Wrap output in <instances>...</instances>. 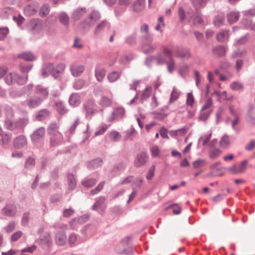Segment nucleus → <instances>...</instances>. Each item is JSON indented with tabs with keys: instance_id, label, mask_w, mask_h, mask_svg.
Masks as SVG:
<instances>
[{
	"instance_id": "obj_1",
	"label": "nucleus",
	"mask_w": 255,
	"mask_h": 255,
	"mask_svg": "<svg viewBox=\"0 0 255 255\" xmlns=\"http://www.w3.org/2000/svg\"><path fill=\"white\" fill-rule=\"evenodd\" d=\"M49 136V147L52 148L61 145L64 142L63 134L59 131V126L55 122L50 123L47 129Z\"/></svg>"
},
{
	"instance_id": "obj_2",
	"label": "nucleus",
	"mask_w": 255,
	"mask_h": 255,
	"mask_svg": "<svg viewBox=\"0 0 255 255\" xmlns=\"http://www.w3.org/2000/svg\"><path fill=\"white\" fill-rule=\"evenodd\" d=\"M100 17V12L97 10H93L86 17L85 20L81 23L80 27L83 29L88 30Z\"/></svg>"
},
{
	"instance_id": "obj_3",
	"label": "nucleus",
	"mask_w": 255,
	"mask_h": 255,
	"mask_svg": "<svg viewBox=\"0 0 255 255\" xmlns=\"http://www.w3.org/2000/svg\"><path fill=\"white\" fill-rule=\"evenodd\" d=\"M28 79L27 75L25 77L19 76L15 72H11L7 74L4 78L5 82L8 85H11L14 83L18 85H22L25 84Z\"/></svg>"
},
{
	"instance_id": "obj_4",
	"label": "nucleus",
	"mask_w": 255,
	"mask_h": 255,
	"mask_svg": "<svg viewBox=\"0 0 255 255\" xmlns=\"http://www.w3.org/2000/svg\"><path fill=\"white\" fill-rule=\"evenodd\" d=\"M5 115L7 118L12 117L14 115L13 111L10 107L7 106L5 108ZM5 125L7 129L13 130L18 129V125L16 121L7 118L5 122Z\"/></svg>"
},
{
	"instance_id": "obj_5",
	"label": "nucleus",
	"mask_w": 255,
	"mask_h": 255,
	"mask_svg": "<svg viewBox=\"0 0 255 255\" xmlns=\"http://www.w3.org/2000/svg\"><path fill=\"white\" fill-rule=\"evenodd\" d=\"M96 104L94 101L89 100L83 105L84 112L86 114V118L90 120L92 116L96 113Z\"/></svg>"
},
{
	"instance_id": "obj_6",
	"label": "nucleus",
	"mask_w": 255,
	"mask_h": 255,
	"mask_svg": "<svg viewBox=\"0 0 255 255\" xmlns=\"http://www.w3.org/2000/svg\"><path fill=\"white\" fill-rule=\"evenodd\" d=\"M157 62L158 64H163L166 63L167 65V70L170 73H172L176 67L175 61L174 59H168L167 61L160 54L156 57Z\"/></svg>"
},
{
	"instance_id": "obj_7",
	"label": "nucleus",
	"mask_w": 255,
	"mask_h": 255,
	"mask_svg": "<svg viewBox=\"0 0 255 255\" xmlns=\"http://www.w3.org/2000/svg\"><path fill=\"white\" fill-rule=\"evenodd\" d=\"M42 103L41 99L39 98L38 96H36L35 95L34 96L27 98L24 102V104L30 109L38 107Z\"/></svg>"
},
{
	"instance_id": "obj_8",
	"label": "nucleus",
	"mask_w": 255,
	"mask_h": 255,
	"mask_svg": "<svg viewBox=\"0 0 255 255\" xmlns=\"http://www.w3.org/2000/svg\"><path fill=\"white\" fill-rule=\"evenodd\" d=\"M148 157L145 152H141L137 154L134 160V166L139 167L145 164L147 161Z\"/></svg>"
},
{
	"instance_id": "obj_9",
	"label": "nucleus",
	"mask_w": 255,
	"mask_h": 255,
	"mask_svg": "<svg viewBox=\"0 0 255 255\" xmlns=\"http://www.w3.org/2000/svg\"><path fill=\"white\" fill-rule=\"evenodd\" d=\"M45 133L44 128L40 127L36 129L30 136L32 143L36 144L39 140L44 137Z\"/></svg>"
},
{
	"instance_id": "obj_10",
	"label": "nucleus",
	"mask_w": 255,
	"mask_h": 255,
	"mask_svg": "<svg viewBox=\"0 0 255 255\" xmlns=\"http://www.w3.org/2000/svg\"><path fill=\"white\" fill-rule=\"evenodd\" d=\"M17 213V208L14 204H6L2 209L1 214L8 217H13Z\"/></svg>"
},
{
	"instance_id": "obj_11",
	"label": "nucleus",
	"mask_w": 255,
	"mask_h": 255,
	"mask_svg": "<svg viewBox=\"0 0 255 255\" xmlns=\"http://www.w3.org/2000/svg\"><path fill=\"white\" fill-rule=\"evenodd\" d=\"M27 144V139L24 135H19L13 140V145L17 149L22 148L25 147Z\"/></svg>"
},
{
	"instance_id": "obj_12",
	"label": "nucleus",
	"mask_w": 255,
	"mask_h": 255,
	"mask_svg": "<svg viewBox=\"0 0 255 255\" xmlns=\"http://www.w3.org/2000/svg\"><path fill=\"white\" fill-rule=\"evenodd\" d=\"M110 23L106 20H104L98 24L94 30V34L96 36L103 32L106 29H109Z\"/></svg>"
},
{
	"instance_id": "obj_13",
	"label": "nucleus",
	"mask_w": 255,
	"mask_h": 255,
	"mask_svg": "<svg viewBox=\"0 0 255 255\" xmlns=\"http://www.w3.org/2000/svg\"><path fill=\"white\" fill-rule=\"evenodd\" d=\"M84 66L77 63H74L71 65L70 70L72 75L78 77L81 75L84 70Z\"/></svg>"
},
{
	"instance_id": "obj_14",
	"label": "nucleus",
	"mask_w": 255,
	"mask_h": 255,
	"mask_svg": "<svg viewBox=\"0 0 255 255\" xmlns=\"http://www.w3.org/2000/svg\"><path fill=\"white\" fill-rule=\"evenodd\" d=\"M54 65L52 63H48L43 65L41 69V75L43 77H47L49 75H52V73L54 71Z\"/></svg>"
},
{
	"instance_id": "obj_15",
	"label": "nucleus",
	"mask_w": 255,
	"mask_h": 255,
	"mask_svg": "<svg viewBox=\"0 0 255 255\" xmlns=\"http://www.w3.org/2000/svg\"><path fill=\"white\" fill-rule=\"evenodd\" d=\"M152 39H148V42L145 43L142 46V51L145 54L151 53L153 52L157 48V44L151 43Z\"/></svg>"
},
{
	"instance_id": "obj_16",
	"label": "nucleus",
	"mask_w": 255,
	"mask_h": 255,
	"mask_svg": "<svg viewBox=\"0 0 255 255\" xmlns=\"http://www.w3.org/2000/svg\"><path fill=\"white\" fill-rule=\"evenodd\" d=\"M28 26L31 31L38 32L42 28V23L39 19H32L29 22Z\"/></svg>"
},
{
	"instance_id": "obj_17",
	"label": "nucleus",
	"mask_w": 255,
	"mask_h": 255,
	"mask_svg": "<svg viewBox=\"0 0 255 255\" xmlns=\"http://www.w3.org/2000/svg\"><path fill=\"white\" fill-rule=\"evenodd\" d=\"M106 75V70L100 65H97L95 67V76L98 82H101Z\"/></svg>"
},
{
	"instance_id": "obj_18",
	"label": "nucleus",
	"mask_w": 255,
	"mask_h": 255,
	"mask_svg": "<svg viewBox=\"0 0 255 255\" xmlns=\"http://www.w3.org/2000/svg\"><path fill=\"white\" fill-rule=\"evenodd\" d=\"M35 90V95L38 96V98L41 99L42 102L47 98L49 93L47 89L37 86Z\"/></svg>"
},
{
	"instance_id": "obj_19",
	"label": "nucleus",
	"mask_w": 255,
	"mask_h": 255,
	"mask_svg": "<svg viewBox=\"0 0 255 255\" xmlns=\"http://www.w3.org/2000/svg\"><path fill=\"white\" fill-rule=\"evenodd\" d=\"M145 0H136L131 5L132 10L135 12H139L145 7Z\"/></svg>"
},
{
	"instance_id": "obj_20",
	"label": "nucleus",
	"mask_w": 255,
	"mask_h": 255,
	"mask_svg": "<svg viewBox=\"0 0 255 255\" xmlns=\"http://www.w3.org/2000/svg\"><path fill=\"white\" fill-rule=\"evenodd\" d=\"M67 237L65 232H58L55 235L56 243L59 246H63L66 243Z\"/></svg>"
},
{
	"instance_id": "obj_21",
	"label": "nucleus",
	"mask_w": 255,
	"mask_h": 255,
	"mask_svg": "<svg viewBox=\"0 0 255 255\" xmlns=\"http://www.w3.org/2000/svg\"><path fill=\"white\" fill-rule=\"evenodd\" d=\"M86 12L85 7L77 8L72 13V18L75 20H79Z\"/></svg>"
},
{
	"instance_id": "obj_22",
	"label": "nucleus",
	"mask_w": 255,
	"mask_h": 255,
	"mask_svg": "<svg viewBox=\"0 0 255 255\" xmlns=\"http://www.w3.org/2000/svg\"><path fill=\"white\" fill-rule=\"evenodd\" d=\"M65 67V65L62 63L58 64L56 67L54 66V71L52 73V76L54 79H57L63 72Z\"/></svg>"
},
{
	"instance_id": "obj_23",
	"label": "nucleus",
	"mask_w": 255,
	"mask_h": 255,
	"mask_svg": "<svg viewBox=\"0 0 255 255\" xmlns=\"http://www.w3.org/2000/svg\"><path fill=\"white\" fill-rule=\"evenodd\" d=\"M214 55L218 57H223L226 54V49L225 46L219 45L214 47L212 49Z\"/></svg>"
},
{
	"instance_id": "obj_24",
	"label": "nucleus",
	"mask_w": 255,
	"mask_h": 255,
	"mask_svg": "<svg viewBox=\"0 0 255 255\" xmlns=\"http://www.w3.org/2000/svg\"><path fill=\"white\" fill-rule=\"evenodd\" d=\"M240 13L237 11H231L227 14V19L228 22L233 24L236 22L239 19Z\"/></svg>"
},
{
	"instance_id": "obj_25",
	"label": "nucleus",
	"mask_w": 255,
	"mask_h": 255,
	"mask_svg": "<svg viewBox=\"0 0 255 255\" xmlns=\"http://www.w3.org/2000/svg\"><path fill=\"white\" fill-rule=\"evenodd\" d=\"M246 120L247 122L255 124V108L251 107L248 112L246 117Z\"/></svg>"
},
{
	"instance_id": "obj_26",
	"label": "nucleus",
	"mask_w": 255,
	"mask_h": 255,
	"mask_svg": "<svg viewBox=\"0 0 255 255\" xmlns=\"http://www.w3.org/2000/svg\"><path fill=\"white\" fill-rule=\"evenodd\" d=\"M125 114V110L124 108L119 107L115 109L112 114V117L111 120H115L116 119L122 118Z\"/></svg>"
},
{
	"instance_id": "obj_27",
	"label": "nucleus",
	"mask_w": 255,
	"mask_h": 255,
	"mask_svg": "<svg viewBox=\"0 0 255 255\" xmlns=\"http://www.w3.org/2000/svg\"><path fill=\"white\" fill-rule=\"evenodd\" d=\"M229 30H225L219 32L216 35V39L220 42H224L228 40Z\"/></svg>"
},
{
	"instance_id": "obj_28",
	"label": "nucleus",
	"mask_w": 255,
	"mask_h": 255,
	"mask_svg": "<svg viewBox=\"0 0 255 255\" xmlns=\"http://www.w3.org/2000/svg\"><path fill=\"white\" fill-rule=\"evenodd\" d=\"M50 115V112L47 109H43L39 111L36 116V119L38 121H42L46 119Z\"/></svg>"
},
{
	"instance_id": "obj_29",
	"label": "nucleus",
	"mask_w": 255,
	"mask_h": 255,
	"mask_svg": "<svg viewBox=\"0 0 255 255\" xmlns=\"http://www.w3.org/2000/svg\"><path fill=\"white\" fill-rule=\"evenodd\" d=\"M107 136L109 137L111 141L112 142H116L119 141L121 138V134L117 131L113 130L109 132Z\"/></svg>"
},
{
	"instance_id": "obj_30",
	"label": "nucleus",
	"mask_w": 255,
	"mask_h": 255,
	"mask_svg": "<svg viewBox=\"0 0 255 255\" xmlns=\"http://www.w3.org/2000/svg\"><path fill=\"white\" fill-rule=\"evenodd\" d=\"M207 163L205 159L197 158L192 162V166L194 169H199L204 166Z\"/></svg>"
},
{
	"instance_id": "obj_31",
	"label": "nucleus",
	"mask_w": 255,
	"mask_h": 255,
	"mask_svg": "<svg viewBox=\"0 0 255 255\" xmlns=\"http://www.w3.org/2000/svg\"><path fill=\"white\" fill-rule=\"evenodd\" d=\"M55 106L56 110L60 115H63L67 112V110L65 108L63 103L61 101H56L55 102Z\"/></svg>"
},
{
	"instance_id": "obj_32",
	"label": "nucleus",
	"mask_w": 255,
	"mask_h": 255,
	"mask_svg": "<svg viewBox=\"0 0 255 255\" xmlns=\"http://www.w3.org/2000/svg\"><path fill=\"white\" fill-rule=\"evenodd\" d=\"M69 189L74 190L76 186L77 182L76 179L73 174L69 173L67 175Z\"/></svg>"
},
{
	"instance_id": "obj_33",
	"label": "nucleus",
	"mask_w": 255,
	"mask_h": 255,
	"mask_svg": "<svg viewBox=\"0 0 255 255\" xmlns=\"http://www.w3.org/2000/svg\"><path fill=\"white\" fill-rule=\"evenodd\" d=\"M224 14L222 13H219L215 17L214 19V24L216 26H221L224 24Z\"/></svg>"
},
{
	"instance_id": "obj_34",
	"label": "nucleus",
	"mask_w": 255,
	"mask_h": 255,
	"mask_svg": "<svg viewBox=\"0 0 255 255\" xmlns=\"http://www.w3.org/2000/svg\"><path fill=\"white\" fill-rule=\"evenodd\" d=\"M58 19L62 24L66 26H68L69 17L65 12H61L58 16Z\"/></svg>"
},
{
	"instance_id": "obj_35",
	"label": "nucleus",
	"mask_w": 255,
	"mask_h": 255,
	"mask_svg": "<svg viewBox=\"0 0 255 255\" xmlns=\"http://www.w3.org/2000/svg\"><path fill=\"white\" fill-rule=\"evenodd\" d=\"M176 56L182 59H188L190 56V53L187 50H177L175 52Z\"/></svg>"
},
{
	"instance_id": "obj_36",
	"label": "nucleus",
	"mask_w": 255,
	"mask_h": 255,
	"mask_svg": "<svg viewBox=\"0 0 255 255\" xmlns=\"http://www.w3.org/2000/svg\"><path fill=\"white\" fill-rule=\"evenodd\" d=\"M96 181L94 178H86L82 181V184L86 188H91L96 184Z\"/></svg>"
},
{
	"instance_id": "obj_37",
	"label": "nucleus",
	"mask_w": 255,
	"mask_h": 255,
	"mask_svg": "<svg viewBox=\"0 0 255 255\" xmlns=\"http://www.w3.org/2000/svg\"><path fill=\"white\" fill-rule=\"evenodd\" d=\"M136 41V33H133L127 36L125 38V42L128 45H133L135 44Z\"/></svg>"
},
{
	"instance_id": "obj_38",
	"label": "nucleus",
	"mask_w": 255,
	"mask_h": 255,
	"mask_svg": "<svg viewBox=\"0 0 255 255\" xmlns=\"http://www.w3.org/2000/svg\"><path fill=\"white\" fill-rule=\"evenodd\" d=\"M18 57L26 61H33L36 59L35 56L31 52H25L18 55Z\"/></svg>"
},
{
	"instance_id": "obj_39",
	"label": "nucleus",
	"mask_w": 255,
	"mask_h": 255,
	"mask_svg": "<svg viewBox=\"0 0 255 255\" xmlns=\"http://www.w3.org/2000/svg\"><path fill=\"white\" fill-rule=\"evenodd\" d=\"M69 104L73 106H77L80 103V98L78 94H73L71 95L69 100Z\"/></svg>"
},
{
	"instance_id": "obj_40",
	"label": "nucleus",
	"mask_w": 255,
	"mask_h": 255,
	"mask_svg": "<svg viewBox=\"0 0 255 255\" xmlns=\"http://www.w3.org/2000/svg\"><path fill=\"white\" fill-rule=\"evenodd\" d=\"M121 74L117 71H113L110 73L108 75V79L109 81L111 82H114L117 81L120 77Z\"/></svg>"
},
{
	"instance_id": "obj_41",
	"label": "nucleus",
	"mask_w": 255,
	"mask_h": 255,
	"mask_svg": "<svg viewBox=\"0 0 255 255\" xmlns=\"http://www.w3.org/2000/svg\"><path fill=\"white\" fill-rule=\"evenodd\" d=\"M50 6L48 4H44L42 5L39 10V15L41 17H45L48 15L50 12Z\"/></svg>"
},
{
	"instance_id": "obj_42",
	"label": "nucleus",
	"mask_w": 255,
	"mask_h": 255,
	"mask_svg": "<svg viewBox=\"0 0 255 255\" xmlns=\"http://www.w3.org/2000/svg\"><path fill=\"white\" fill-rule=\"evenodd\" d=\"M151 93V87H146L143 91L140 97V101L142 102L143 101L147 100Z\"/></svg>"
},
{
	"instance_id": "obj_43",
	"label": "nucleus",
	"mask_w": 255,
	"mask_h": 255,
	"mask_svg": "<svg viewBox=\"0 0 255 255\" xmlns=\"http://www.w3.org/2000/svg\"><path fill=\"white\" fill-rule=\"evenodd\" d=\"M244 87L243 84L238 81L233 82L230 84V88L232 90L242 91Z\"/></svg>"
},
{
	"instance_id": "obj_44",
	"label": "nucleus",
	"mask_w": 255,
	"mask_h": 255,
	"mask_svg": "<svg viewBox=\"0 0 255 255\" xmlns=\"http://www.w3.org/2000/svg\"><path fill=\"white\" fill-rule=\"evenodd\" d=\"M103 161L101 158H97L92 160L89 163V167L97 168L102 166Z\"/></svg>"
},
{
	"instance_id": "obj_45",
	"label": "nucleus",
	"mask_w": 255,
	"mask_h": 255,
	"mask_svg": "<svg viewBox=\"0 0 255 255\" xmlns=\"http://www.w3.org/2000/svg\"><path fill=\"white\" fill-rule=\"evenodd\" d=\"M35 162L33 158L29 157L25 163V168L27 169L30 170L34 168L35 166Z\"/></svg>"
},
{
	"instance_id": "obj_46",
	"label": "nucleus",
	"mask_w": 255,
	"mask_h": 255,
	"mask_svg": "<svg viewBox=\"0 0 255 255\" xmlns=\"http://www.w3.org/2000/svg\"><path fill=\"white\" fill-rule=\"evenodd\" d=\"M180 94L179 91L175 87H174L170 95V102L172 103L177 100L180 96Z\"/></svg>"
},
{
	"instance_id": "obj_47",
	"label": "nucleus",
	"mask_w": 255,
	"mask_h": 255,
	"mask_svg": "<svg viewBox=\"0 0 255 255\" xmlns=\"http://www.w3.org/2000/svg\"><path fill=\"white\" fill-rule=\"evenodd\" d=\"M24 12L26 15L31 16L34 15L36 10L33 5H29L24 7Z\"/></svg>"
},
{
	"instance_id": "obj_48",
	"label": "nucleus",
	"mask_w": 255,
	"mask_h": 255,
	"mask_svg": "<svg viewBox=\"0 0 255 255\" xmlns=\"http://www.w3.org/2000/svg\"><path fill=\"white\" fill-rule=\"evenodd\" d=\"M85 84V80L82 79H79L74 82L73 83V87L76 90H80L84 86Z\"/></svg>"
},
{
	"instance_id": "obj_49",
	"label": "nucleus",
	"mask_w": 255,
	"mask_h": 255,
	"mask_svg": "<svg viewBox=\"0 0 255 255\" xmlns=\"http://www.w3.org/2000/svg\"><path fill=\"white\" fill-rule=\"evenodd\" d=\"M1 136L2 142L3 144H7L11 140L12 134L10 133H3L0 135Z\"/></svg>"
},
{
	"instance_id": "obj_50",
	"label": "nucleus",
	"mask_w": 255,
	"mask_h": 255,
	"mask_svg": "<svg viewBox=\"0 0 255 255\" xmlns=\"http://www.w3.org/2000/svg\"><path fill=\"white\" fill-rule=\"evenodd\" d=\"M195 102L194 96L192 93H188L187 95L186 104L190 107H193Z\"/></svg>"
},
{
	"instance_id": "obj_51",
	"label": "nucleus",
	"mask_w": 255,
	"mask_h": 255,
	"mask_svg": "<svg viewBox=\"0 0 255 255\" xmlns=\"http://www.w3.org/2000/svg\"><path fill=\"white\" fill-rule=\"evenodd\" d=\"M163 54L168 59H173V52L172 50L169 49L168 47H164L163 49Z\"/></svg>"
},
{
	"instance_id": "obj_52",
	"label": "nucleus",
	"mask_w": 255,
	"mask_h": 255,
	"mask_svg": "<svg viewBox=\"0 0 255 255\" xmlns=\"http://www.w3.org/2000/svg\"><path fill=\"white\" fill-rule=\"evenodd\" d=\"M105 184V181H103L98 185V186L94 189H92L91 191V193L92 195H95L100 192L103 188Z\"/></svg>"
},
{
	"instance_id": "obj_53",
	"label": "nucleus",
	"mask_w": 255,
	"mask_h": 255,
	"mask_svg": "<svg viewBox=\"0 0 255 255\" xmlns=\"http://www.w3.org/2000/svg\"><path fill=\"white\" fill-rule=\"evenodd\" d=\"M111 103L112 101L111 99L105 96L102 97L100 101V105L105 107L109 106L111 105Z\"/></svg>"
},
{
	"instance_id": "obj_54",
	"label": "nucleus",
	"mask_w": 255,
	"mask_h": 255,
	"mask_svg": "<svg viewBox=\"0 0 255 255\" xmlns=\"http://www.w3.org/2000/svg\"><path fill=\"white\" fill-rule=\"evenodd\" d=\"M221 154V150L220 149L216 148L210 152L209 156L211 159H215L219 156Z\"/></svg>"
},
{
	"instance_id": "obj_55",
	"label": "nucleus",
	"mask_w": 255,
	"mask_h": 255,
	"mask_svg": "<svg viewBox=\"0 0 255 255\" xmlns=\"http://www.w3.org/2000/svg\"><path fill=\"white\" fill-rule=\"evenodd\" d=\"M80 123V118H77L76 119V120H75V121L71 126V127H70V128L68 129V132H69L70 134H72L74 132L77 126L79 125Z\"/></svg>"
},
{
	"instance_id": "obj_56",
	"label": "nucleus",
	"mask_w": 255,
	"mask_h": 255,
	"mask_svg": "<svg viewBox=\"0 0 255 255\" xmlns=\"http://www.w3.org/2000/svg\"><path fill=\"white\" fill-rule=\"evenodd\" d=\"M229 143L230 141L228 135L224 136L220 142V146L223 148L227 147L229 145Z\"/></svg>"
},
{
	"instance_id": "obj_57",
	"label": "nucleus",
	"mask_w": 255,
	"mask_h": 255,
	"mask_svg": "<svg viewBox=\"0 0 255 255\" xmlns=\"http://www.w3.org/2000/svg\"><path fill=\"white\" fill-rule=\"evenodd\" d=\"M248 163V161L247 160L243 161L238 167V170L236 171L235 172H239V173H241L244 172L246 168Z\"/></svg>"
},
{
	"instance_id": "obj_58",
	"label": "nucleus",
	"mask_w": 255,
	"mask_h": 255,
	"mask_svg": "<svg viewBox=\"0 0 255 255\" xmlns=\"http://www.w3.org/2000/svg\"><path fill=\"white\" fill-rule=\"evenodd\" d=\"M246 51L245 50H236V51H234L232 53V57L233 58H237L238 57H241L245 55L246 54Z\"/></svg>"
},
{
	"instance_id": "obj_59",
	"label": "nucleus",
	"mask_w": 255,
	"mask_h": 255,
	"mask_svg": "<svg viewBox=\"0 0 255 255\" xmlns=\"http://www.w3.org/2000/svg\"><path fill=\"white\" fill-rule=\"evenodd\" d=\"M77 241V236L76 234L71 233L69 236L68 241L71 245H75Z\"/></svg>"
},
{
	"instance_id": "obj_60",
	"label": "nucleus",
	"mask_w": 255,
	"mask_h": 255,
	"mask_svg": "<svg viewBox=\"0 0 255 255\" xmlns=\"http://www.w3.org/2000/svg\"><path fill=\"white\" fill-rule=\"evenodd\" d=\"M13 10L11 7H6L2 9V14L3 17L8 18L10 14H12Z\"/></svg>"
},
{
	"instance_id": "obj_61",
	"label": "nucleus",
	"mask_w": 255,
	"mask_h": 255,
	"mask_svg": "<svg viewBox=\"0 0 255 255\" xmlns=\"http://www.w3.org/2000/svg\"><path fill=\"white\" fill-rule=\"evenodd\" d=\"M30 214L28 212L24 213L21 219V224L23 226H26L29 222Z\"/></svg>"
},
{
	"instance_id": "obj_62",
	"label": "nucleus",
	"mask_w": 255,
	"mask_h": 255,
	"mask_svg": "<svg viewBox=\"0 0 255 255\" xmlns=\"http://www.w3.org/2000/svg\"><path fill=\"white\" fill-rule=\"evenodd\" d=\"M74 212L75 211L72 208L66 209L63 210V216L65 218H69L74 214Z\"/></svg>"
},
{
	"instance_id": "obj_63",
	"label": "nucleus",
	"mask_w": 255,
	"mask_h": 255,
	"mask_svg": "<svg viewBox=\"0 0 255 255\" xmlns=\"http://www.w3.org/2000/svg\"><path fill=\"white\" fill-rule=\"evenodd\" d=\"M132 59L131 56L124 55L119 59V62L121 64H126Z\"/></svg>"
},
{
	"instance_id": "obj_64",
	"label": "nucleus",
	"mask_w": 255,
	"mask_h": 255,
	"mask_svg": "<svg viewBox=\"0 0 255 255\" xmlns=\"http://www.w3.org/2000/svg\"><path fill=\"white\" fill-rule=\"evenodd\" d=\"M15 226V222L14 221H10L9 222L8 224L5 227L4 229L7 233H9L14 230Z\"/></svg>"
}]
</instances>
